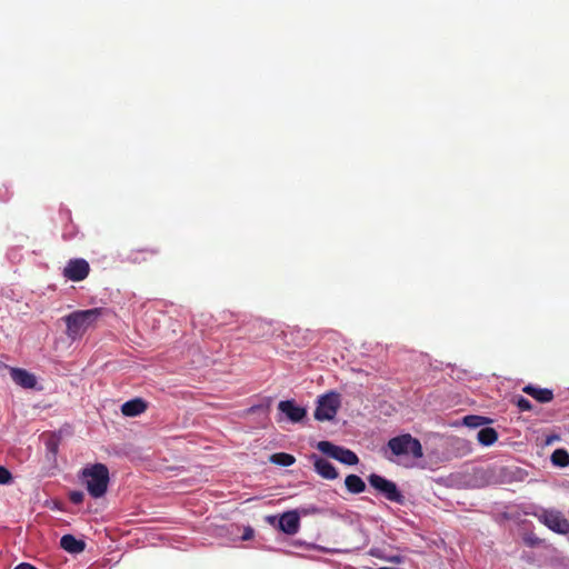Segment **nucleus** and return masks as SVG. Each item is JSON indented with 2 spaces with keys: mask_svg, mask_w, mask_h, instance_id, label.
I'll return each mask as SVG.
<instances>
[{
  "mask_svg": "<svg viewBox=\"0 0 569 569\" xmlns=\"http://www.w3.org/2000/svg\"><path fill=\"white\" fill-rule=\"evenodd\" d=\"M102 315L101 308L73 311L62 319L66 323V335L71 340L80 339L90 328H93Z\"/></svg>",
  "mask_w": 569,
  "mask_h": 569,
  "instance_id": "obj_1",
  "label": "nucleus"
},
{
  "mask_svg": "<svg viewBox=\"0 0 569 569\" xmlns=\"http://www.w3.org/2000/svg\"><path fill=\"white\" fill-rule=\"evenodd\" d=\"M109 480V470L106 465H90L80 473V482L93 498H100L107 492Z\"/></svg>",
  "mask_w": 569,
  "mask_h": 569,
  "instance_id": "obj_2",
  "label": "nucleus"
},
{
  "mask_svg": "<svg viewBox=\"0 0 569 569\" xmlns=\"http://www.w3.org/2000/svg\"><path fill=\"white\" fill-rule=\"evenodd\" d=\"M387 448L395 456L411 457L419 459L423 456L422 446L417 438H413L410 433H403L391 438Z\"/></svg>",
  "mask_w": 569,
  "mask_h": 569,
  "instance_id": "obj_3",
  "label": "nucleus"
},
{
  "mask_svg": "<svg viewBox=\"0 0 569 569\" xmlns=\"http://www.w3.org/2000/svg\"><path fill=\"white\" fill-rule=\"evenodd\" d=\"M340 408V395L330 391L321 396L315 410V419L318 421L332 420Z\"/></svg>",
  "mask_w": 569,
  "mask_h": 569,
  "instance_id": "obj_4",
  "label": "nucleus"
},
{
  "mask_svg": "<svg viewBox=\"0 0 569 569\" xmlns=\"http://www.w3.org/2000/svg\"><path fill=\"white\" fill-rule=\"evenodd\" d=\"M369 485L382 495L389 501L402 505L405 497L398 489L397 485L379 475H370L368 478Z\"/></svg>",
  "mask_w": 569,
  "mask_h": 569,
  "instance_id": "obj_5",
  "label": "nucleus"
},
{
  "mask_svg": "<svg viewBox=\"0 0 569 569\" xmlns=\"http://www.w3.org/2000/svg\"><path fill=\"white\" fill-rule=\"evenodd\" d=\"M537 517L541 523L557 533L567 535L569 532V521L559 510L542 509Z\"/></svg>",
  "mask_w": 569,
  "mask_h": 569,
  "instance_id": "obj_6",
  "label": "nucleus"
},
{
  "mask_svg": "<svg viewBox=\"0 0 569 569\" xmlns=\"http://www.w3.org/2000/svg\"><path fill=\"white\" fill-rule=\"evenodd\" d=\"M317 449L327 458L337 460L338 462H359L357 455L346 448L333 445L330 441H319Z\"/></svg>",
  "mask_w": 569,
  "mask_h": 569,
  "instance_id": "obj_7",
  "label": "nucleus"
},
{
  "mask_svg": "<svg viewBox=\"0 0 569 569\" xmlns=\"http://www.w3.org/2000/svg\"><path fill=\"white\" fill-rule=\"evenodd\" d=\"M90 272V266L87 260L82 258L70 259L64 269L63 277L68 280L79 282L84 280Z\"/></svg>",
  "mask_w": 569,
  "mask_h": 569,
  "instance_id": "obj_8",
  "label": "nucleus"
},
{
  "mask_svg": "<svg viewBox=\"0 0 569 569\" xmlns=\"http://www.w3.org/2000/svg\"><path fill=\"white\" fill-rule=\"evenodd\" d=\"M278 409L292 422L301 421L307 415L306 409L297 406L293 400L280 401Z\"/></svg>",
  "mask_w": 569,
  "mask_h": 569,
  "instance_id": "obj_9",
  "label": "nucleus"
},
{
  "mask_svg": "<svg viewBox=\"0 0 569 569\" xmlns=\"http://www.w3.org/2000/svg\"><path fill=\"white\" fill-rule=\"evenodd\" d=\"M11 379L24 389H33L37 386V378L34 375L21 368H10Z\"/></svg>",
  "mask_w": 569,
  "mask_h": 569,
  "instance_id": "obj_10",
  "label": "nucleus"
},
{
  "mask_svg": "<svg viewBox=\"0 0 569 569\" xmlns=\"http://www.w3.org/2000/svg\"><path fill=\"white\" fill-rule=\"evenodd\" d=\"M300 527V519L297 511L284 512L279 519V528L287 535H295Z\"/></svg>",
  "mask_w": 569,
  "mask_h": 569,
  "instance_id": "obj_11",
  "label": "nucleus"
},
{
  "mask_svg": "<svg viewBox=\"0 0 569 569\" xmlns=\"http://www.w3.org/2000/svg\"><path fill=\"white\" fill-rule=\"evenodd\" d=\"M148 408L147 402L141 398H134L126 401L121 406V413L126 417H137L143 413Z\"/></svg>",
  "mask_w": 569,
  "mask_h": 569,
  "instance_id": "obj_12",
  "label": "nucleus"
},
{
  "mask_svg": "<svg viewBox=\"0 0 569 569\" xmlns=\"http://www.w3.org/2000/svg\"><path fill=\"white\" fill-rule=\"evenodd\" d=\"M522 391L541 403H548L553 399V392L551 389L527 385L522 388Z\"/></svg>",
  "mask_w": 569,
  "mask_h": 569,
  "instance_id": "obj_13",
  "label": "nucleus"
},
{
  "mask_svg": "<svg viewBox=\"0 0 569 569\" xmlns=\"http://www.w3.org/2000/svg\"><path fill=\"white\" fill-rule=\"evenodd\" d=\"M61 547L71 553H79L84 549V542L76 539L71 535H66L60 540Z\"/></svg>",
  "mask_w": 569,
  "mask_h": 569,
  "instance_id": "obj_14",
  "label": "nucleus"
},
{
  "mask_svg": "<svg viewBox=\"0 0 569 569\" xmlns=\"http://www.w3.org/2000/svg\"><path fill=\"white\" fill-rule=\"evenodd\" d=\"M477 439L481 445L490 446L497 441L498 432L493 428L486 427L477 432Z\"/></svg>",
  "mask_w": 569,
  "mask_h": 569,
  "instance_id": "obj_15",
  "label": "nucleus"
},
{
  "mask_svg": "<svg viewBox=\"0 0 569 569\" xmlns=\"http://www.w3.org/2000/svg\"><path fill=\"white\" fill-rule=\"evenodd\" d=\"M345 483H346L347 489L352 493H360L366 488L363 480L356 475L348 476L346 478Z\"/></svg>",
  "mask_w": 569,
  "mask_h": 569,
  "instance_id": "obj_16",
  "label": "nucleus"
},
{
  "mask_svg": "<svg viewBox=\"0 0 569 569\" xmlns=\"http://www.w3.org/2000/svg\"><path fill=\"white\" fill-rule=\"evenodd\" d=\"M313 468L318 475L326 479H335L338 476L333 465H313Z\"/></svg>",
  "mask_w": 569,
  "mask_h": 569,
  "instance_id": "obj_17",
  "label": "nucleus"
},
{
  "mask_svg": "<svg viewBox=\"0 0 569 569\" xmlns=\"http://www.w3.org/2000/svg\"><path fill=\"white\" fill-rule=\"evenodd\" d=\"M271 327H272L271 322L266 321V320H261V319L256 320L251 325V329H254V330L257 329V330L261 331V333L257 335L256 337L272 336Z\"/></svg>",
  "mask_w": 569,
  "mask_h": 569,
  "instance_id": "obj_18",
  "label": "nucleus"
},
{
  "mask_svg": "<svg viewBox=\"0 0 569 569\" xmlns=\"http://www.w3.org/2000/svg\"><path fill=\"white\" fill-rule=\"evenodd\" d=\"M488 422V419L481 416L470 415L463 418V423L470 428H478Z\"/></svg>",
  "mask_w": 569,
  "mask_h": 569,
  "instance_id": "obj_19",
  "label": "nucleus"
},
{
  "mask_svg": "<svg viewBox=\"0 0 569 569\" xmlns=\"http://www.w3.org/2000/svg\"><path fill=\"white\" fill-rule=\"evenodd\" d=\"M512 402L519 408L520 411L532 410L531 402L522 396H515Z\"/></svg>",
  "mask_w": 569,
  "mask_h": 569,
  "instance_id": "obj_20",
  "label": "nucleus"
},
{
  "mask_svg": "<svg viewBox=\"0 0 569 569\" xmlns=\"http://www.w3.org/2000/svg\"><path fill=\"white\" fill-rule=\"evenodd\" d=\"M269 462H296L293 456L284 452L273 453L269 457Z\"/></svg>",
  "mask_w": 569,
  "mask_h": 569,
  "instance_id": "obj_21",
  "label": "nucleus"
},
{
  "mask_svg": "<svg viewBox=\"0 0 569 569\" xmlns=\"http://www.w3.org/2000/svg\"><path fill=\"white\" fill-rule=\"evenodd\" d=\"M550 462H569V453L565 449H557L551 455Z\"/></svg>",
  "mask_w": 569,
  "mask_h": 569,
  "instance_id": "obj_22",
  "label": "nucleus"
},
{
  "mask_svg": "<svg viewBox=\"0 0 569 569\" xmlns=\"http://www.w3.org/2000/svg\"><path fill=\"white\" fill-rule=\"evenodd\" d=\"M510 467L515 468V472H512V476L510 477L503 476V478L500 480L501 482H509L512 480L521 481L525 479V472L520 468L516 467L515 465H511Z\"/></svg>",
  "mask_w": 569,
  "mask_h": 569,
  "instance_id": "obj_23",
  "label": "nucleus"
},
{
  "mask_svg": "<svg viewBox=\"0 0 569 569\" xmlns=\"http://www.w3.org/2000/svg\"><path fill=\"white\" fill-rule=\"evenodd\" d=\"M12 476L8 469L3 466H0V485H7L11 482Z\"/></svg>",
  "mask_w": 569,
  "mask_h": 569,
  "instance_id": "obj_24",
  "label": "nucleus"
},
{
  "mask_svg": "<svg viewBox=\"0 0 569 569\" xmlns=\"http://www.w3.org/2000/svg\"><path fill=\"white\" fill-rule=\"evenodd\" d=\"M69 499H70L73 503L79 505V503H81V502L83 501V499H84V493H83L82 491H78V490H76V491H71V492L69 493Z\"/></svg>",
  "mask_w": 569,
  "mask_h": 569,
  "instance_id": "obj_25",
  "label": "nucleus"
},
{
  "mask_svg": "<svg viewBox=\"0 0 569 569\" xmlns=\"http://www.w3.org/2000/svg\"><path fill=\"white\" fill-rule=\"evenodd\" d=\"M253 537V530L251 528H247L242 535V540H249Z\"/></svg>",
  "mask_w": 569,
  "mask_h": 569,
  "instance_id": "obj_26",
  "label": "nucleus"
},
{
  "mask_svg": "<svg viewBox=\"0 0 569 569\" xmlns=\"http://www.w3.org/2000/svg\"><path fill=\"white\" fill-rule=\"evenodd\" d=\"M137 252H146V253H149V254H158L159 253V250L158 249H153V248H147V249H142V250H138Z\"/></svg>",
  "mask_w": 569,
  "mask_h": 569,
  "instance_id": "obj_27",
  "label": "nucleus"
},
{
  "mask_svg": "<svg viewBox=\"0 0 569 569\" xmlns=\"http://www.w3.org/2000/svg\"><path fill=\"white\" fill-rule=\"evenodd\" d=\"M525 541L529 546H535L537 542H539L538 538L527 537L525 538Z\"/></svg>",
  "mask_w": 569,
  "mask_h": 569,
  "instance_id": "obj_28",
  "label": "nucleus"
},
{
  "mask_svg": "<svg viewBox=\"0 0 569 569\" xmlns=\"http://www.w3.org/2000/svg\"><path fill=\"white\" fill-rule=\"evenodd\" d=\"M47 447H48V449H49L51 452H56V450H57V445H56V442H54V441H49V442L47 443Z\"/></svg>",
  "mask_w": 569,
  "mask_h": 569,
  "instance_id": "obj_29",
  "label": "nucleus"
},
{
  "mask_svg": "<svg viewBox=\"0 0 569 569\" xmlns=\"http://www.w3.org/2000/svg\"><path fill=\"white\" fill-rule=\"evenodd\" d=\"M310 458L313 460V462H317V463L325 462L323 459L318 457L316 453L311 455Z\"/></svg>",
  "mask_w": 569,
  "mask_h": 569,
  "instance_id": "obj_30",
  "label": "nucleus"
},
{
  "mask_svg": "<svg viewBox=\"0 0 569 569\" xmlns=\"http://www.w3.org/2000/svg\"><path fill=\"white\" fill-rule=\"evenodd\" d=\"M389 561L396 562V563H400L401 562V557H399V556L391 557V558H389Z\"/></svg>",
  "mask_w": 569,
  "mask_h": 569,
  "instance_id": "obj_31",
  "label": "nucleus"
},
{
  "mask_svg": "<svg viewBox=\"0 0 569 569\" xmlns=\"http://www.w3.org/2000/svg\"><path fill=\"white\" fill-rule=\"evenodd\" d=\"M274 519H276L274 517H268V521H269L270 523H273Z\"/></svg>",
  "mask_w": 569,
  "mask_h": 569,
  "instance_id": "obj_32",
  "label": "nucleus"
}]
</instances>
